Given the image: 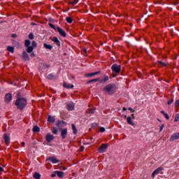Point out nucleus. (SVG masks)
Returning a JSON list of instances; mask_svg holds the SVG:
<instances>
[{
	"label": "nucleus",
	"instance_id": "obj_27",
	"mask_svg": "<svg viewBox=\"0 0 179 179\" xmlns=\"http://www.w3.org/2000/svg\"><path fill=\"white\" fill-rule=\"evenodd\" d=\"M8 51H9L10 52H15V48L12 46H8L7 48Z\"/></svg>",
	"mask_w": 179,
	"mask_h": 179
},
{
	"label": "nucleus",
	"instance_id": "obj_8",
	"mask_svg": "<svg viewBox=\"0 0 179 179\" xmlns=\"http://www.w3.org/2000/svg\"><path fill=\"white\" fill-rule=\"evenodd\" d=\"M6 103H10L12 101V94L8 93L5 96Z\"/></svg>",
	"mask_w": 179,
	"mask_h": 179
},
{
	"label": "nucleus",
	"instance_id": "obj_6",
	"mask_svg": "<svg viewBox=\"0 0 179 179\" xmlns=\"http://www.w3.org/2000/svg\"><path fill=\"white\" fill-rule=\"evenodd\" d=\"M66 108L69 111H72L75 108V103L73 102H69L66 103Z\"/></svg>",
	"mask_w": 179,
	"mask_h": 179
},
{
	"label": "nucleus",
	"instance_id": "obj_58",
	"mask_svg": "<svg viewBox=\"0 0 179 179\" xmlns=\"http://www.w3.org/2000/svg\"><path fill=\"white\" fill-rule=\"evenodd\" d=\"M134 179V178H133Z\"/></svg>",
	"mask_w": 179,
	"mask_h": 179
},
{
	"label": "nucleus",
	"instance_id": "obj_19",
	"mask_svg": "<svg viewBox=\"0 0 179 179\" xmlns=\"http://www.w3.org/2000/svg\"><path fill=\"white\" fill-rule=\"evenodd\" d=\"M33 177H34V178H35V179H40V178H41V175L39 173H38V172H35V173H34Z\"/></svg>",
	"mask_w": 179,
	"mask_h": 179
},
{
	"label": "nucleus",
	"instance_id": "obj_57",
	"mask_svg": "<svg viewBox=\"0 0 179 179\" xmlns=\"http://www.w3.org/2000/svg\"><path fill=\"white\" fill-rule=\"evenodd\" d=\"M125 118H127V115H125Z\"/></svg>",
	"mask_w": 179,
	"mask_h": 179
},
{
	"label": "nucleus",
	"instance_id": "obj_16",
	"mask_svg": "<svg viewBox=\"0 0 179 179\" xmlns=\"http://www.w3.org/2000/svg\"><path fill=\"white\" fill-rule=\"evenodd\" d=\"M127 124H129V125H131L132 127L135 125V123H134V122L132 121V117H131L130 116L127 117Z\"/></svg>",
	"mask_w": 179,
	"mask_h": 179
},
{
	"label": "nucleus",
	"instance_id": "obj_28",
	"mask_svg": "<svg viewBox=\"0 0 179 179\" xmlns=\"http://www.w3.org/2000/svg\"><path fill=\"white\" fill-rule=\"evenodd\" d=\"M53 41L57 43V45H61V43H59V40L58 38H55Z\"/></svg>",
	"mask_w": 179,
	"mask_h": 179
},
{
	"label": "nucleus",
	"instance_id": "obj_42",
	"mask_svg": "<svg viewBox=\"0 0 179 179\" xmlns=\"http://www.w3.org/2000/svg\"><path fill=\"white\" fill-rule=\"evenodd\" d=\"M159 65H162V66H166V63L159 62Z\"/></svg>",
	"mask_w": 179,
	"mask_h": 179
},
{
	"label": "nucleus",
	"instance_id": "obj_25",
	"mask_svg": "<svg viewBox=\"0 0 179 179\" xmlns=\"http://www.w3.org/2000/svg\"><path fill=\"white\" fill-rule=\"evenodd\" d=\"M33 131L34 132H40V127H38V126H34L33 127Z\"/></svg>",
	"mask_w": 179,
	"mask_h": 179
},
{
	"label": "nucleus",
	"instance_id": "obj_17",
	"mask_svg": "<svg viewBox=\"0 0 179 179\" xmlns=\"http://www.w3.org/2000/svg\"><path fill=\"white\" fill-rule=\"evenodd\" d=\"M64 87L66 89H73V85L69 83H64L63 85Z\"/></svg>",
	"mask_w": 179,
	"mask_h": 179
},
{
	"label": "nucleus",
	"instance_id": "obj_48",
	"mask_svg": "<svg viewBox=\"0 0 179 179\" xmlns=\"http://www.w3.org/2000/svg\"><path fill=\"white\" fill-rule=\"evenodd\" d=\"M85 76H86L87 78H89V77L92 78L91 76H90V73H87V74H85Z\"/></svg>",
	"mask_w": 179,
	"mask_h": 179
},
{
	"label": "nucleus",
	"instance_id": "obj_20",
	"mask_svg": "<svg viewBox=\"0 0 179 179\" xmlns=\"http://www.w3.org/2000/svg\"><path fill=\"white\" fill-rule=\"evenodd\" d=\"M27 52H29V54L33 52V50H34V48H33V46H28L27 47Z\"/></svg>",
	"mask_w": 179,
	"mask_h": 179
},
{
	"label": "nucleus",
	"instance_id": "obj_50",
	"mask_svg": "<svg viewBox=\"0 0 179 179\" xmlns=\"http://www.w3.org/2000/svg\"><path fill=\"white\" fill-rule=\"evenodd\" d=\"M12 37H13V38H15V37H17L16 34H12Z\"/></svg>",
	"mask_w": 179,
	"mask_h": 179
},
{
	"label": "nucleus",
	"instance_id": "obj_15",
	"mask_svg": "<svg viewBox=\"0 0 179 179\" xmlns=\"http://www.w3.org/2000/svg\"><path fill=\"white\" fill-rule=\"evenodd\" d=\"M22 58L24 59V61H29L30 59V57H29V54L26 52H22Z\"/></svg>",
	"mask_w": 179,
	"mask_h": 179
},
{
	"label": "nucleus",
	"instance_id": "obj_23",
	"mask_svg": "<svg viewBox=\"0 0 179 179\" xmlns=\"http://www.w3.org/2000/svg\"><path fill=\"white\" fill-rule=\"evenodd\" d=\"M72 129L74 135H76L78 134V129H76L75 124H72Z\"/></svg>",
	"mask_w": 179,
	"mask_h": 179
},
{
	"label": "nucleus",
	"instance_id": "obj_26",
	"mask_svg": "<svg viewBox=\"0 0 179 179\" xmlns=\"http://www.w3.org/2000/svg\"><path fill=\"white\" fill-rule=\"evenodd\" d=\"M66 21L67 22V23L71 24V23H72L73 22V20L71 17H67L66 18Z\"/></svg>",
	"mask_w": 179,
	"mask_h": 179
},
{
	"label": "nucleus",
	"instance_id": "obj_12",
	"mask_svg": "<svg viewBox=\"0 0 179 179\" xmlns=\"http://www.w3.org/2000/svg\"><path fill=\"white\" fill-rule=\"evenodd\" d=\"M48 160L51 162L53 164H57V163H59V160L57 159L55 157H50L48 158Z\"/></svg>",
	"mask_w": 179,
	"mask_h": 179
},
{
	"label": "nucleus",
	"instance_id": "obj_7",
	"mask_svg": "<svg viewBox=\"0 0 179 179\" xmlns=\"http://www.w3.org/2000/svg\"><path fill=\"white\" fill-rule=\"evenodd\" d=\"M106 150H107V144L103 143L99 147V152H100V153H104Z\"/></svg>",
	"mask_w": 179,
	"mask_h": 179
},
{
	"label": "nucleus",
	"instance_id": "obj_37",
	"mask_svg": "<svg viewBox=\"0 0 179 179\" xmlns=\"http://www.w3.org/2000/svg\"><path fill=\"white\" fill-rule=\"evenodd\" d=\"M90 82H100V78H95V79L91 80Z\"/></svg>",
	"mask_w": 179,
	"mask_h": 179
},
{
	"label": "nucleus",
	"instance_id": "obj_39",
	"mask_svg": "<svg viewBox=\"0 0 179 179\" xmlns=\"http://www.w3.org/2000/svg\"><path fill=\"white\" fill-rule=\"evenodd\" d=\"M164 117L166 120H170V117L169 116V115L167 113H164Z\"/></svg>",
	"mask_w": 179,
	"mask_h": 179
},
{
	"label": "nucleus",
	"instance_id": "obj_4",
	"mask_svg": "<svg viewBox=\"0 0 179 179\" xmlns=\"http://www.w3.org/2000/svg\"><path fill=\"white\" fill-rule=\"evenodd\" d=\"M111 69L115 73H120V72H121V66L117 64H115L112 65Z\"/></svg>",
	"mask_w": 179,
	"mask_h": 179
},
{
	"label": "nucleus",
	"instance_id": "obj_43",
	"mask_svg": "<svg viewBox=\"0 0 179 179\" xmlns=\"http://www.w3.org/2000/svg\"><path fill=\"white\" fill-rule=\"evenodd\" d=\"M57 176V173H56V171L55 172V173H52L51 175V177H52V178H54V177H56Z\"/></svg>",
	"mask_w": 179,
	"mask_h": 179
},
{
	"label": "nucleus",
	"instance_id": "obj_44",
	"mask_svg": "<svg viewBox=\"0 0 179 179\" xmlns=\"http://www.w3.org/2000/svg\"><path fill=\"white\" fill-rule=\"evenodd\" d=\"M80 152H83V150H85V147L81 146L80 148Z\"/></svg>",
	"mask_w": 179,
	"mask_h": 179
},
{
	"label": "nucleus",
	"instance_id": "obj_55",
	"mask_svg": "<svg viewBox=\"0 0 179 179\" xmlns=\"http://www.w3.org/2000/svg\"><path fill=\"white\" fill-rule=\"evenodd\" d=\"M85 52H86V49H84Z\"/></svg>",
	"mask_w": 179,
	"mask_h": 179
},
{
	"label": "nucleus",
	"instance_id": "obj_5",
	"mask_svg": "<svg viewBox=\"0 0 179 179\" xmlns=\"http://www.w3.org/2000/svg\"><path fill=\"white\" fill-rule=\"evenodd\" d=\"M163 170H164V168L162 166H159L158 169H155L152 173V178H155V176H157V174H159L160 171H163Z\"/></svg>",
	"mask_w": 179,
	"mask_h": 179
},
{
	"label": "nucleus",
	"instance_id": "obj_18",
	"mask_svg": "<svg viewBox=\"0 0 179 179\" xmlns=\"http://www.w3.org/2000/svg\"><path fill=\"white\" fill-rule=\"evenodd\" d=\"M56 174L57 176L59 177V178H62L64 177V172L61 171H56Z\"/></svg>",
	"mask_w": 179,
	"mask_h": 179
},
{
	"label": "nucleus",
	"instance_id": "obj_2",
	"mask_svg": "<svg viewBox=\"0 0 179 179\" xmlns=\"http://www.w3.org/2000/svg\"><path fill=\"white\" fill-rule=\"evenodd\" d=\"M27 104V101L24 98H17L15 101V106L19 110H23L26 105Z\"/></svg>",
	"mask_w": 179,
	"mask_h": 179
},
{
	"label": "nucleus",
	"instance_id": "obj_32",
	"mask_svg": "<svg viewBox=\"0 0 179 179\" xmlns=\"http://www.w3.org/2000/svg\"><path fill=\"white\" fill-rule=\"evenodd\" d=\"M78 2H79V0H73V1H70V3L71 5H76V3H78Z\"/></svg>",
	"mask_w": 179,
	"mask_h": 179
},
{
	"label": "nucleus",
	"instance_id": "obj_51",
	"mask_svg": "<svg viewBox=\"0 0 179 179\" xmlns=\"http://www.w3.org/2000/svg\"><path fill=\"white\" fill-rule=\"evenodd\" d=\"M161 113L163 114L164 115V114H166V113H164V110L161 111Z\"/></svg>",
	"mask_w": 179,
	"mask_h": 179
},
{
	"label": "nucleus",
	"instance_id": "obj_30",
	"mask_svg": "<svg viewBox=\"0 0 179 179\" xmlns=\"http://www.w3.org/2000/svg\"><path fill=\"white\" fill-rule=\"evenodd\" d=\"M175 108L179 109V99L175 101Z\"/></svg>",
	"mask_w": 179,
	"mask_h": 179
},
{
	"label": "nucleus",
	"instance_id": "obj_31",
	"mask_svg": "<svg viewBox=\"0 0 179 179\" xmlns=\"http://www.w3.org/2000/svg\"><path fill=\"white\" fill-rule=\"evenodd\" d=\"M29 38L30 40H34V35L32 33H30V34H29Z\"/></svg>",
	"mask_w": 179,
	"mask_h": 179
},
{
	"label": "nucleus",
	"instance_id": "obj_49",
	"mask_svg": "<svg viewBox=\"0 0 179 179\" xmlns=\"http://www.w3.org/2000/svg\"><path fill=\"white\" fill-rule=\"evenodd\" d=\"M163 128H164V125L161 126L160 132H162V131H163Z\"/></svg>",
	"mask_w": 179,
	"mask_h": 179
},
{
	"label": "nucleus",
	"instance_id": "obj_13",
	"mask_svg": "<svg viewBox=\"0 0 179 179\" xmlns=\"http://www.w3.org/2000/svg\"><path fill=\"white\" fill-rule=\"evenodd\" d=\"M67 134H68V129H62L61 135H62V139H65V138H66Z\"/></svg>",
	"mask_w": 179,
	"mask_h": 179
},
{
	"label": "nucleus",
	"instance_id": "obj_3",
	"mask_svg": "<svg viewBox=\"0 0 179 179\" xmlns=\"http://www.w3.org/2000/svg\"><path fill=\"white\" fill-rule=\"evenodd\" d=\"M49 26L50 27H51V29L57 30L58 33L60 34V36H62V37H66V33L65 32V31H64V29H61L59 27H55V25L51 23H49Z\"/></svg>",
	"mask_w": 179,
	"mask_h": 179
},
{
	"label": "nucleus",
	"instance_id": "obj_24",
	"mask_svg": "<svg viewBox=\"0 0 179 179\" xmlns=\"http://www.w3.org/2000/svg\"><path fill=\"white\" fill-rule=\"evenodd\" d=\"M30 44H31V42L29 40H25L24 41L25 47H29Z\"/></svg>",
	"mask_w": 179,
	"mask_h": 179
},
{
	"label": "nucleus",
	"instance_id": "obj_36",
	"mask_svg": "<svg viewBox=\"0 0 179 179\" xmlns=\"http://www.w3.org/2000/svg\"><path fill=\"white\" fill-rule=\"evenodd\" d=\"M98 73H99V71L94 72V73H90V76H91V77L94 76L95 75H98Z\"/></svg>",
	"mask_w": 179,
	"mask_h": 179
},
{
	"label": "nucleus",
	"instance_id": "obj_21",
	"mask_svg": "<svg viewBox=\"0 0 179 179\" xmlns=\"http://www.w3.org/2000/svg\"><path fill=\"white\" fill-rule=\"evenodd\" d=\"M48 122H55V118L52 116H49L48 117Z\"/></svg>",
	"mask_w": 179,
	"mask_h": 179
},
{
	"label": "nucleus",
	"instance_id": "obj_40",
	"mask_svg": "<svg viewBox=\"0 0 179 179\" xmlns=\"http://www.w3.org/2000/svg\"><path fill=\"white\" fill-rule=\"evenodd\" d=\"M99 131H100V132H105L106 131V129L104 127H101L99 129Z\"/></svg>",
	"mask_w": 179,
	"mask_h": 179
},
{
	"label": "nucleus",
	"instance_id": "obj_33",
	"mask_svg": "<svg viewBox=\"0 0 179 179\" xmlns=\"http://www.w3.org/2000/svg\"><path fill=\"white\" fill-rule=\"evenodd\" d=\"M52 132L55 135H57V134H58V130L57 129H55V128H53Z\"/></svg>",
	"mask_w": 179,
	"mask_h": 179
},
{
	"label": "nucleus",
	"instance_id": "obj_14",
	"mask_svg": "<svg viewBox=\"0 0 179 179\" xmlns=\"http://www.w3.org/2000/svg\"><path fill=\"white\" fill-rule=\"evenodd\" d=\"M177 139H179V133H176V134H173L171 136L170 141H176Z\"/></svg>",
	"mask_w": 179,
	"mask_h": 179
},
{
	"label": "nucleus",
	"instance_id": "obj_52",
	"mask_svg": "<svg viewBox=\"0 0 179 179\" xmlns=\"http://www.w3.org/2000/svg\"><path fill=\"white\" fill-rule=\"evenodd\" d=\"M0 171H3V168L0 166Z\"/></svg>",
	"mask_w": 179,
	"mask_h": 179
},
{
	"label": "nucleus",
	"instance_id": "obj_9",
	"mask_svg": "<svg viewBox=\"0 0 179 179\" xmlns=\"http://www.w3.org/2000/svg\"><path fill=\"white\" fill-rule=\"evenodd\" d=\"M3 138L6 145H7V146L9 145V143H10V138L9 137V136H8L7 134H4Z\"/></svg>",
	"mask_w": 179,
	"mask_h": 179
},
{
	"label": "nucleus",
	"instance_id": "obj_38",
	"mask_svg": "<svg viewBox=\"0 0 179 179\" xmlns=\"http://www.w3.org/2000/svg\"><path fill=\"white\" fill-rule=\"evenodd\" d=\"M48 79H54V75H52V74H49V75L48 76Z\"/></svg>",
	"mask_w": 179,
	"mask_h": 179
},
{
	"label": "nucleus",
	"instance_id": "obj_56",
	"mask_svg": "<svg viewBox=\"0 0 179 179\" xmlns=\"http://www.w3.org/2000/svg\"><path fill=\"white\" fill-rule=\"evenodd\" d=\"M131 115H132V117H134V114H132Z\"/></svg>",
	"mask_w": 179,
	"mask_h": 179
},
{
	"label": "nucleus",
	"instance_id": "obj_54",
	"mask_svg": "<svg viewBox=\"0 0 179 179\" xmlns=\"http://www.w3.org/2000/svg\"><path fill=\"white\" fill-rule=\"evenodd\" d=\"M63 170H66V168H63Z\"/></svg>",
	"mask_w": 179,
	"mask_h": 179
},
{
	"label": "nucleus",
	"instance_id": "obj_22",
	"mask_svg": "<svg viewBox=\"0 0 179 179\" xmlns=\"http://www.w3.org/2000/svg\"><path fill=\"white\" fill-rule=\"evenodd\" d=\"M43 45H44V48H46V50H52V46L51 45L44 43Z\"/></svg>",
	"mask_w": 179,
	"mask_h": 179
},
{
	"label": "nucleus",
	"instance_id": "obj_34",
	"mask_svg": "<svg viewBox=\"0 0 179 179\" xmlns=\"http://www.w3.org/2000/svg\"><path fill=\"white\" fill-rule=\"evenodd\" d=\"M179 121V113L176 114L175 117V122H177Z\"/></svg>",
	"mask_w": 179,
	"mask_h": 179
},
{
	"label": "nucleus",
	"instance_id": "obj_45",
	"mask_svg": "<svg viewBox=\"0 0 179 179\" xmlns=\"http://www.w3.org/2000/svg\"><path fill=\"white\" fill-rule=\"evenodd\" d=\"M129 110L131 111V113H134L135 110L132 108H129Z\"/></svg>",
	"mask_w": 179,
	"mask_h": 179
},
{
	"label": "nucleus",
	"instance_id": "obj_53",
	"mask_svg": "<svg viewBox=\"0 0 179 179\" xmlns=\"http://www.w3.org/2000/svg\"><path fill=\"white\" fill-rule=\"evenodd\" d=\"M123 111H127V108H123Z\"/></svg>",
	"mask_w": 179,
	"mask_h": 179
},
{
	"label": "nucleus",
	"instance_id": "obj_47",
	"mask_svg": "<svg viewBox=\"0 0 179 179\" xmlns=\"http://www.w3.org/2000/svg\"><path fill=\"white\" fill-rule=\"evenodd\" d=\"M26 143L24 142H22L21 143V145L22 146V148H24Z\"/></svg>",
	"mask_w": 179,
	"mask_h": 179
},
{
	"label": "nucleus",
	"instance_id": "obj_29",
	"mask_svg": "<svg viewBox=\"0 0 179 179\" xmlns=\"http://www.w3.org/2000/svg\"><path fill=\"white\" fill-rule=\"evenodd\" d=\"M31 47H33V48H36V47H37V42H36V41H33Z\"/></svg>",
	"mask_w": 179,
	"mask_h": 179
},
{
	"label": "nucleus",
	"instance_id": "obj_41",
	"mask_svg": "<svg viewBox=\"0 0 179 179\" xmlns=\"http://www.w3.org/2000/svg\"><path fill=\"white\" fill-rule=\"evenodd\" d=\"M174 101V100H173V99H169V101H168V104L170 106V104H172V103Z\"/></svg>",
	"mask_w": 179,
	"mask_h": 179
},
{
	"label": "nucleus",
	"instance_id": "obj_35",
	"mask_svg": "<svg viewBox=\"0 0 179 179\" xmlns=\"http://www.w3.org/2000/svg\"><path fill=\"white\" fill-rule=\"evenodd\" d=\"M87 113H88V114H93L94 113V110L88 109Z\"/></svg>",
	"mask_w": 179,
	"mask_h": 179
},
{
	"label": "nucleus",
	"instance_id": "obj_11",
	"mask_svg": "<svg viewBox=\"0 0 179 179\" xmlns=\"http://www.w3.org/2000/svg\"><path fill=\"white\" fill-rule=\"evenodd\" d=\"M45 139L47 141V142H52V141H54V136L50 133H48L46 136H45Z\"/></svg>",
	"mask_w": 179,
	"mask_h": 179
},
{
	"label": "nucleus",
	"instance_id": "obj_10",
	"mask_svg": "<svg viewBox=\"0 0 179 179\" xmlns=\"http://www.w3.org/2000/svg\"><path fill=\"white\" fill-rule=\"evenodd\" d=\"M109 78L107 76H103V78H99V83H106V82H108Z\"/></svg>",
	"mask_w": 179,
	"mask_h": 179
},
{
	"label": "nucleus",
	"instance_id": "obj_1",
	"mask_svg": "<svg viewBox=\"0 0 179 179\" xmlns=\"http://www.w3.org/2000/svg\"><path fill=\"white\" fill-rule=\"evenodd\" d=\"M103 92L106 94H114L117 92L115 84H108L103 87Z\"/></svg>",
	"mask_w": 179,
	"mask_h": 179
},
{
	"label": "nucleus",
	"instance_id": "obj_46",
	"mask_svg": "<svg viewBox=\"0 0 179 179\" xmlns=\"http://www.w3.org/2000/svg\"><path fill=\"white\" fill-rule=\"evenodd\" d=\"M31 58H34V57H36V55L34 54V52L31 54Z\"/></svg>",
	"mask_w": 179,
	"mask_h": 179
}]
</instances>
